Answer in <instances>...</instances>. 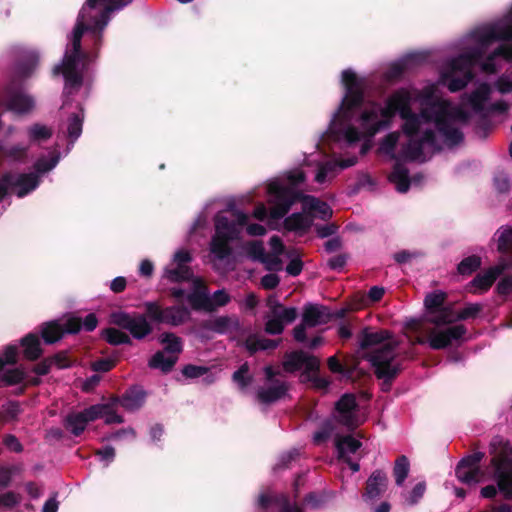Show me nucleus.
I'll return each mask as SVG.
<instances>
[{"label":"nucleus","instance_id":"f257e3e1","mask_svg":"<svg viewBox=\"0 0 512 512\" xmlns=\"http://www.w3.org/2000/svg\"><path fill=\"white\" fill-rule=\"evenodd\" d=\"M132 0H86L79 11L70 43L67 45L62 62L53 69L61 74L65 88L78 91L84 81L91 55L82 49V37L88 32L98 50L103 41V31L110 21L111 13L131 3Z\"/></svg>","mask_w":512,"mask_h":512},{"label":"nucleus","instance_id":"f03ea898","mask_svg":"<svg viewBox=\"0 0 512 512\" xmlns=\"http://www.w3.org/2000/svg\"><path fill=\"white\" fill-rule=\"evenodd\" d=\"M393 334L389 330L380 329L372 331L364 328L359 335V346L366 350L377 346L366 355L370 362L375 377L381 380V391L389 392L394 381L403 371V359L397 352L398 341L392 340Z\"/></svg>","mask_w":512,"mask_h":512},{"label":"nucleus","instance_id":"7ed1b4c3","mask_svg":"<svg viewBox=\"0 0 512 512\" xmlns=\"http://www.w3.org/2000/svg\"><path fill=\"white\" fill-rule=\"evenodd\" d=\"M421 116L426 123H434L447 147L453 148L463 143L464 133L454 126V115L448 101L441 99L427 101L421 109Z\"/></svg>","mask_w":512,"mask_h":512},{"label":"nucleus","instance_id":"20e7f679","mask_svg":"<svg viewBox=\"0 0 512 512\" xmlns=\"http://www.w3.org/2000/svg\"><path fill=\"white\" fill-rule=\"evenodd\" d=\"M491 465L500 494L505 500H512V446L502 436L492 438L489 445Z\"/></svg>","mask_w":512,"mask_h":512},{"label":"nucleus","instance_id":"39448f33","mask_svg":"<svg viewBox=\"0 0 512 512\" xmlns=\"http://www.w3.org/2000/svg\"><path fill=\"white\" fill-rule=\"evenodd\" d=\"M342 83L346 93L342 99L337 116L343 122H350L354 111L360 108L364 102L362 82L351 69L342 71Z\"/></svg>","mask_w":512,"mask_h":512},{"label":"nucleus","instance_id":"423d86ee","mask_svg":"<svg viewBox=\"0 0 512 512\" xmlns=\"http://www.w3.org/2000/svg\"><path fill=\"white\" fill-rule=\"evenodd\" d=\"M268 192L273 196L270 209V217L274 220L282 219L296 202L305 203V197L301 191H297L292 187L282 186L278 183H272L268 186Z\"/></svg>","mask_w":512,"mask_h":512},{"label":"nucleus","instance_id":"0eeeda50","mask_svg":"<svg viewBox=\"0 0 512 512\" xmlns=\"http://www.w3.org/2000/svg\"><path fill=\"white\" fill-rule=\"evenodd\" d=\"M147 318L149 317L146 313H128L124 311L113 312L110 316L112 324L129 331L136 340H143L152 333L153 327Z\"/></svg>","mask_w":512,"mask_h":512},{"label":"nucleus","instance_id":"6e6552de","mask_svg":"<svg viewBox=\"0 0 512 512\" xmlns=\"http://www.w3.org/2000/svg\"><path fill=\"white\" fill-rule=\"evenodd\" d=\"M145 311L149 319L159 324L180 326L190 318V311L184 305H174L162 308L157 302H146Z\"/></svg>","mask_w":512,"mask_h":512},{"label":"nucleus","instance_id":"1a4fd4ad","mask_svg":"<svg viewBox=\"0 0 512 512\" xmlns=\"http://www.w3.org/2000/svg\"><path fill=\"white\" fill-rule=\"evenodd\" d=\"M3 98L7 109L17 114H28L35 107L34 97L24 91L22 81L16 78L5 86Z\"/></svg>","mask_w":512,"mask_h":512},{"label":"nucleus","instance_id":"9d476101","mask_svg":"<svg viewBox=\"0 0 512 512\" xmlns=\"http://www.w3.org/2000/svg\"><path fill=\"white\" fill-rule=\"evenodd\" d=\"M38 185L39 178L34 173L5 172L0 177V202L6 197L9 189H15V194L22 198L36 189Z\"/></svg>","mask_w":512,"mask_h":512},{"label":"nucleus","instance_id":"9b49d317","mask_svg":"<svg viewBox=\"0 0 512 512\" xmlns=\"http://www.w3.org/2000/svg\"><path fill=\"white\" fill-rule=\"evenodd\" d=\"M396 114L397 111L387 101L385 107L381 108L380 111L376 109L363 111L360 115V122L367 139L374 137L382 130L390 128L392 119Z\"/></svg>","mask_w":512,"mask_h":512},{"label":"nucleus","instance_id":"f8f14e48","mask_svg":"<svg viewBox=\"0 0 512 512\" xmlns=\"http://www.w3.org/2000/svg\"><path fill=\"white\" fill-rule=\"evenodd\" d=\"M446 293L438 291L425 296L424 306L427 310V322L435 326L451 324L452 308L444 305Z\"/></svg>","mask_w":512,"mask_h":512},{"label":"nucleus","instance_id":"ddd939ff","mask_svg":"<svg viewBox=\"0 0 512 512\" xmlns=\"http://www.w3.org/2000/svg\"><path fill=\"white\" fill-rule=\"evenodd\" d=\"M359 405L356 396L353 393L343 394L335 403V411L338 413L336 418L337 422L347 427L349 430H354L359 426L356 412Z\"/></svg>","mask_w":512,"mask_h":512},{"label":"nucleus","instance_id":"4468645a","mask_svg":"<svg viewBox=\"0 0 512 512\" xmlns=\"http://www.w3.org/2000/svg\"><path fill=\"white\" fill-rule=\"evenodd\" d=\"M466 332L467 329L462 324L440 331L431 330L427 342L432 349L442 350L452 345L453 342L462 340Z\"/></svg>","mask_w":512,"mask_h":512},{"label":"nucleus","instance_id":"2eb2a0df","mask_svg":"<svg viewBox=\"0 0 512 512\" xmlns=\"http://www.w3.org/2000/svg\"><path fill=\"white\" fill-rule=\"evenodd\" d=\"M289 388V383L286 381L265 383L257 388L255 399L261 405L270 406L284 399L288 394Z\"/></svg>","mask_w":512,"mask_h":512},{"label":"nucleus","instance_id":"dca6fc26","mask_svg":"<svg viewBox=\"0 0 512 512\" xmlns=\"http://www.w3.org/2000/svg\"><path fill=\"white\" fill-rule=\"evenodd\" d=\"M484 54L485 50L481 45L479 47L471 48L470 50L451 59L449 62V71L461 74L473 72V67L481 61Z\"/></svg>","mask_w":512,"mask_h":512},{"label":"nucleus","instance_id":"f3484780","mask_svg":"<svg viewBox=\"0 0 512 512\" xmlns=\"http://www.w3.org/2000/svg\"><path fill=\"white\" fill-rule=\"evenodd\" d=\"M187 300L194 311L213 313V304L208 293V287L201 278L193 279V291L187 295Z\"/></svg>","mask_w":512,"mask_h":512},{"label":"nucleus","instance_id":"a211bd4d","mask_svg":"<svg viewBox=\"0 0 512 512\" xmlns=\"http://www.w3.org/2000/svg\"><path fill=\"white\" fill-rule=\"evenodd\" d=\"M500 40L512 41V9L503 23L491 26L479 36V44L484 50L493 42Z\"/></svg>","mask_w":512,"mask_h":512},{"label":"nucleus","instance_id":"6ab92c4d","mask_svg":"<svg viewBox=\"0 0 512 512\" xmlns=\"http://www.w3.org/2000/svg\"><path fill=\"white\" fill-rule=\"evenodd\" d=\"M200 327L204 330L212 331L217 334H226L228 332H237L240 329V323L237 316L225 315L214 319L203 320Z\"/></svg>","mask_w":512,"mask_h":512},{"label":"nucleus","instance_id":"aec40b11","mask_svg":"<svg viewBox=\"0 0 512 512\" xmlns=\"http://www.w3.org/2000/svg\"><path fill=\"white\" fill-rule=\"evenodd\" d=\"M332 318L329 309L323 305L307 303L303 307L302 321L309 328L328 323Z\"/></svg>","mask_w":512,"mask_h":512},{"label":"nucleus","instance_id":"412c9836","mask_svg":"<svg viewBox=\"0 0 512 512\" xmlns=\"http://www.w3.org/2000/svg\"><path fill=\"white\" fill-rule=\"evenodd\" d=\"M388 478L384 471L375 470L366 481L363 498L365 500H374L382 496L387 489Z\"/></svg>","mask_w":512,"mask_h":512},{"label":"nucleus","instance_id":"4be33fe9","mask_svg":"<svg viewBox=\"0 0 512 512\" xmlns=\"http://www.w3.org/2000/svg\"><path fill=\"white\" fill-rule=\"evenodd\" d=\"M491 92L490 85L483 82L471 93H464L462 100L468 103L475 113H483L485 103L490 99Z\"/></svg>","mask_w":512,"mask_h":512},{"label":"nucleus","instance_id":"5701e85b","mask_svg":"<svg viewBox=\"0 0 512 512\" xmlns=\"http://www.w3.org/2000/svg\"><path fill=\"white\" fill-rule=\"evenodd\" d=\"M271 504H275L280 506L279 512H303L302 508L298 505H292L289 501V498L282 494V495H269L266 493H262L258 497V506L263 509L267 510Z\"/></svg>","mask_w":512,"mask_h":512},{"label":"nucleus","instance_id":"b1692460","mask_svg":"<svg viewBox=\"0 0 512 512\" xmlns=\"http://www.w3.org/2000/svg\"><path fill=\"white\" fill-rule=\"evenodd\" d=\"M146 393L138 388L128 389L121 397L114 398V402L120 404L127 411H136L140 409L145 402Z\"/></svg>","mask_w":512,"mask_h":512},{"label":"nucleus","instance_id":"393cba45","mask_svg":"<svg viewBox=\"0 0 512 512\" xmlns=\"http://www.w3.org/2000/svg\"><path fill=\"white\" fill-rule=\"evenodd\" d=\"M20 345L23 348V356L29 361L38 360L42 354L41 342L39 335L36 333H28L20 340Z\"/></svg>","mask_w":512,"mask_h":512},{"label":"nucleus","instance_id":"a878e982","mask_svg":"<svg viewBox=\"0 0 512 512\" xmlns=\"http://www.w3.org/2000/svg\"><path fill=\"white\" fill-rule=\"evenodd\" d=\"M313 224V217L295 212L284 219V228L288 231L306 233Z\"/></svg>","mask_w":512,"mask_h":512},{"label":"nucleus","instance_id":"bb28decb","mask_svg":"<svg viewBox=\"0 0 512 512\" xmlns=\"http://www.w3.org/2000/svg\"><path fill=\"white\" fill-rule=\"evenodd\" d=\"M501 57L508 62H512V44H500L482 63V70L487 73H495L496 66L494 63L495 58Z\"/></svg>","mask_w":512,"mask_h":512},{"label":"nucleus","instance_id":"cd10ccee","mask_svg":"<svg viewBox=\"0 0 512 512\" xmlns=\"http://www.w3.org/2000/svg\"><path fill=\"white\" fill-rule=\"evenodd\" d=\"M388 179L396 185V190L400 193H406L410 188L409 170L399 162L394 164Z\"/></svg>","mask_w":512,"mask_h":512},{"label":"nucleus","instance_id":"c85d7f7f","mask_svg":"<svg viewBox=\"0 0 512 512\" xmlns=\"http://www.w3.org/2000/svg\"><path fill=\"white\" fill-rule=\"evenodd\" d=\"M502 271L503 268L500 266L490 267L484 273L477 274L470 282V285L481 291H487L493 285L498 276H500Z\"/></svg>","mask_w":512,"mask_h":512},{"label":"nucleus","instance_id":"c756f323","mask_svg":"<svg viewBox=\"0 0 512 512\" xmlns=\"http://www.w3.org/2000/svg\"><path fill=\"white\" fill-rule=\"evenodd\" d=\"M387 102L390 106L393 107L394 110L397 111L399 116L404 115V111L410 112L412 111L410 103H411V94L408 90L401 88L393 92L388 98Z\"/></svg>","mask_w":512,"mask_h":512},{"label":"nucleus","instance_id":"7c9ffc66","mask_svg":"<svg viewBox=\"0 0 512 512\" xmlns=\"http://www.w3.org/2000/svg\"><path fill=\"white\" fill-rule=\"evenodd\" d=\"M304 211L317 213L318 218L327 221L333 216V210L324 201L319 200L314 196L307 195L303 207Z\"/></svg>","mask_w":512,"mask_h":512},{"label":"nucleus","instance_id":"2f4dec72","mask_svg":"<svg viewBox=\"0 0 512 512\" xmlns=\"http://www.w3.org/2000/svg\"><path fill=\"white\" fill-rule=\"evenodd\" d=\"M474 77V72H468L461 76H457L456 73L451 71H446L442 74L443 82L446 84L449 91L453 93L464 89Z\"/></svg>","mask_w":512,"mask_h":512},{"label":"nucleus","instance_id":"473e14b6","mask_svg":"<svg viewBox=\"0 0 512 512\" xmlns=\"http://www.w3.org/2000/svg\"><path fill=\"white\" fill-rule=\"evenodd\" d=\"M235 238L227 237L226 235L215 234L212 237L210 250L219 260H224L231 256L233 250L230 242Z\"/></svg>","mask_w":512,"mask_h":512},{"label":"nucleus","instance_id":"72a5a7b5","mask_svg":"<svg viewBox=\"0 0 512 512\" xmlns=\"http://www.w3.org/2000/svg\"><path fill=\"white\" fill-rule=\"evenodd\" d=\"M455 475L460 482L472 485L481 481L483 472L480 467H469L459 462L455 468Z\"/></svg>","mask_w":512,"mask_h":512},{"label":"nucleus","instance_id":"f704fd0d","mask_svg":"<svg viewBox=\"0 0 512 512\" xmlns=\"http://www.w3.org/2000/svg\"><path fill=\"white\" fill-rule=\"evenodd\" d=\"M40 335L46 344H54L64 336L62 324L57 320L44 322L40 325Z\"/></svg>","mask_w":512,"mask_h":512},{"label":"nucleus","instance_id":"c9c22d12","mask_svg":"<svg viewBox=\"0 0 512 512\" xmlns=\"http://www.w3.org/2000/svg\"><path fill=\"white\" fill-rule=\"evenodd\" d=\"M178 361V356H166L164 351H157L149 360V367L159 369L167 374L172 371Z\"/></svg>","mask_w":512,"mask_h":512},{"label":"nucleus","instance_id":"e433bc0d","mask_svg":"<svg viewBox=\"0 0 512 512\" xmlns=\"http://www.w3.org/2000/svg\"><path fill=\"white\" fill-rule=\"evenodd\" d=\"M83 122H84V110L82 107H80L79 113H72L68 117L67 137L69 139L70 144L73 145L77 141V139L81 136Z\"/></svg>","mask_w":512,"mask_h":512},{"label":"nucleus","instance_id":"4c0bfd02","mask_svg":"<svg viewBox=\"0 0 512 512\" xmlns=\"http://www.w3.org/2000/svg\"><path fill=\"white\" fill-rule=\"evenodd\" d=\"M400 117L404 120V123L402 124L403 133L409 138L416 136L421 127V119H423L421 114L418 115L413 111H404V115Z\"/></svg>","mask_w":512,"mask_h":512},{"label":"nucleus","instance_id":"58836bf2","mask_svg":"<svg viewBox=\"0 0 512 512\" xmlns=\"http://www.w3.org/2000/svg\"><path fill=\"white\" fill-rule=\"evenodd\" d=\"M254 378L250 374V367L247 362L243 363L232 374V381L237 385L240 392H246L248 387L252 384Z\"/></svg>","mask_w":512,"mask_h":512},{"label":"nucleus","instance_id":"ea45409f","mask_svg":"<svg viewBox=\"0 0 512 512\" xmlns=\"http://www.w3.org/2000/svg\"><path fill=\"white\" fill-rule=\"evenodd\" d=\"M215 234L237 238L239 230L234 221H231L227 216L217 214L215 216Z\"/></svg>","mask_w":512,"mask_h":512},{"label":"nucleus","instance_id":"a19ab883","mask_svg":"<svg viewBox=\"0 0 512 512\" xmlns=\"http://www.w3.org/2000/svg\"><path fill=\"white\" fill-rule=\"evenodd\" d=\"M159 341L165 345L162 351L169 353L171 356H178L183 350L182 339L172 332L161 334Z\"/></svg>","mask_w":512,"mask_h":512},{"label":"nucleus","instance_id":"79ce46f5","mask_svg":"<svg viewBox=\"0 0 512 512\" xmlns=\"http://www.w3.org/2000/svg\"><path fill=\"white\" fill-rule=\"evenodd\" d=\"M101 337L105 339L110 345L114 346L121 344H132V339L128 334L112 327L103 329L101 331Z\"/></svg>","mask_w":512,"mask_h":512},{"label":"nucleus","instance_id":"37998d69","mask_svg":"<svg viewBox=\"0 0 512 512\" xmlns=\"http://www.w3.org/2000/svg\"><path fill=\"white\" fill-rule=\"evenodd\" d=\"M166 277L174 283L193 281L194 273L188 265H176L175 268L166 269Z\"/></svg>","mask_w":512,"mask_h":512},{"label":"nucleus","instance_id":"c03bdc74","mask_svg":"<svg viewBox=\"0 0 512 512\" xmlns=\"http://www.w3.org/2000/svg\"><path fill=\"white\" fill-rule=\"evenodd\" d=\"M64 425L66 429H68L74 436L77 437L83 433L87 423L80 411L68 414L65 418Z\"/></svg>","mask_w":512,"mask_h":512},{"label":"nucleus","instance_id":"a18cd8bd","mask_svg":"<svg viewBox=\"0 0 512 512\" xmlns=\"http://www.w3.org/2000/svg\"><path fill=\"white\" fill-rule=\"evenodd\" d=\"M361 446L362 443L351 435L338 437L336 440V448L339 454V458H344V456H346V450L353 454L356 453Z\"/></svg>","mask_w":512,"mask_h":512},{"label":"nucleus","instance_id":"49530a36","mask_svg":"<svg viewBox=\"0 0 512 512\" xmlns=\"http://www.w3.org/2000/svg\"><path fill=\"white\" fill-rule=\"evenodd\" d=\"M278 346V342L268 338L248 337L246 340V348L252 355L260 350H273Z\"/></svg>","mask_w":512,"mask_h":512},{"label":"nucleus","instance_id":"de8ad7c7","mask_svg":"<svg viewBox=\"0 0 512 512\" xmlns=\"http://www.w3.org/2000/svg\"><path fill=\"white\" fill-rule=\"evenodd\" d=\"M410 471V462L405 455L397 457L393 467L395 483L402 486Z\"/></svg>","mask_w":512,"mask_h":512},{"label":"nucleus","instance_id":"09e8293b","mask_svg":"<svg viewBox=\"0 0 512 512\" xmlns=\"http://www.w3.org/2000/svg\"><path fill=\"white\" fill-rule=\"evenodd\" d=\"M305 352L302 350L292 351L286 355L283 368L286 372L293 373L303 367Z\"/></svg>","mask_w":512,"mask_h":512},{"label":"nucleus","instance_id":"8fccbe9b","mask_svg":"<svg viewBox=\"0 0 512 512\" xmlns=\"http://www.w3.org/2000/svg\"><path fill=\"white\" fill-rule=\"evenodd\" d=\"M26 379V373L21 368L7 369L1 376V386H14L23 383Z\"/></svg>","mask_w":512,"mask_h":512},{"label":"nucleus","instance_id":"3c124183","mask_svg":"<svg viewBox=\"0 0 512 512\" xmlns=\"http://www.w3.org/2000/svg\"><path fill=\"white\" fill-rule=\"evenodd\" d=\"M36 66L37 58L34 56H30L18 62L15 68V76L13 78L21 80L23 82V79H26L32 75Z\"/></svg>","mask_w":512,"mask_h":512},{"label":"nucleus","instance_id":"603ef678","mask_svg":"<svg viewBox=\"0 0 512 512\" xmlns=\"http://www.w3.org/2000/svg\"><path fill=\"white\" fill-rule=\"evenodd\" d=\"M482 310L483 306L479 303H470L457 313H454L452 310L451 323L456 321L475 319Z\"/></svg>","mask_w":512,"mask_h":512},{"label":"nucleus","instance_id":"864d4df0","mask_svg":"<svg viewBox=\"0 0 512 512\" xmlns=\"http://www.w3.org/2000/svg\"><path fill=\"white\" fill-rule=\"evenodd\" d=\"M401 154L410 161H415L423 155V145L419 139L410 138L402 147Z\"/></svg>","mask_w":512,"mask_h":512},{"label":"nucleus","instance_id":"5fc2aeb1","mask_svg":"<svg viewBox=\"0 0 512 512\" xmlns=\"http://www.w3.org/2000/svg\"><path fill=\"white\" fill-rule=\"evenodd\" d=\"M272 314L276 315L281 322L292 323L298 316L297 308L295 307H284L282 304L275 302L272 307Z\"/></svg>","mask_w":512,"mask_h":512},{"label":"nucleus","instance_id":"6e6d98bb","mask_svg":"<svg viewBox=\"0 0 512 512\" xmlns=\"http://www.w3.org/2000/svg\"><path fill=\"white\" fill-rule=\"evenodd\" d=\"M481 266V258L477 255H471L464 258L457 266V271L463 276L471 275Z\"/></svg>","mask_w":512,"mask_h":512},{"label":"nucleus","instance_id":"4d7b16f0","mask_svg":"<svg viewBox=\"0 0 512 512\" xmlns=\"http://www.w3.org/2000/svg\"><path fill=\"white\" fill-rule=\"evenodd\" d=\"M247 256L253 261L265 262L268 260L263 243L261 241H249L246 244Z\"/></svg>","mask_w":512,"mask_h":512},{"label":"nucleus","instance_id":"13d9d810","mask_svg":"<svg viewBox=\"0 0 512 512\" xmlns=\"http://www.w3.org/2000/svg\"><path fill=\"white\" fill-rule=\"evenodd\" d=\"M498 237L497 250L502 254H510L512 256V228H501Z\"/></svg>","mask_w":512,"mask_h":512},{"label":"nucleus","instance_id":"bf43d9fd","mask_svg":"<svg viewBox=\"0 0 512 512\" xmlns=\"http://www.w3.org/2000/svg\"><path fill=\"white\" fill-rule=\"evenodd\" d=\"M399 140L398 132H391L387 134L380 143V150L389 155L392 159H397L395 148Z\"/></svg>","mask_w":512,"mask_h":512},{"label":"nucleus","instance_id":"052dcab7","mask_svg":"<svg viewBox=\"0 0 512 512\" xmlns=\"http://www.w3.org/2000/svg\"><path fill=\"white\" fill-rule=\"evenodd\" d=\"M28 135L31 141H45L51 138L52 130L45 125L35 123L29 127Z\"/></svg>","mask_w":512,"mask_h":512},{"label":"nucleus","instance_id":"680f3d73","mask_svg":"<svg viewBox=\"0 0 512 512\" xmlns=\"http://www.w3.org/2000/svg\"><path fill=\"white\" fill-rule=\"evenodd\" d=\"M426 491V482L417 483L413 489L405 496V502L409 506H414L423 498Z\"/></svg>","mask_w":512,"mask_h":512},{"label":"nucleus","instance_id":"e2e57ef3","mask_svg":"<svg viewBox=\"0 0 512 512\" xmlns=\"http://www.w3.org/2000/svg\"><path fill=\"white\" fill-rule=\"evenodd\" d=\"M108 409L107 405L95 404L81 411L86 423L95 421L98 418L104 417V413Z\"/></svg>","mask_w":512,"mask_h":512},{"label":"nucleus","instance_id":"0e129e2a","mask_svg":"<svg viewBox=\"0 0 512 512\" xmlns=\"http://www.w3.org/2000/svg\"><path fill=\"white\" fill-rule=\"evenodd\" d=\"M409 69L403 58L395 63H392L387 72L386 76L389 80H397L403 76V74Z\"/></svg>","mask_w":512,"mask_h":512},{"label":"nucleus","instance_id":"69168bd1","mask_svg":"<svg viewBox=\"0 0 512 512\" xmlns=\"http://www.w3.org/2000/svg\"><path fill=\"white\" fill-rule=\"evenodd\" d=\"M209 368L206 366H198L194 364H187L182 368V374L188 379H196L206 375Z\"/></svg>","mask_w":512,"mask_h":512},{"label":"nucleus","instance_id":"338daca9","mask_svg":"<svg viewBox=\"0 0 512 512\" xmlns=\"http://www.w3.org/2000/svg\"><path fill=\"white\" fill-rule=\"evenodd\" d=\"M63 334H77L82 329V319L76 316H69L62 324Z\"/></svg>","mask_w":512,"mask_h":512},{"label":"nucleus","instance_id":"774afa93","mask_svg":"<svg viewBox=\"0 0 512 512\" xmlns=\"http://www.w3.org/2000/svg\"><path fill=\"white\" fill-rule=\"evenodd\" d=\"M117 360L111 358H100L91 363V369L95 372H109L116 366Z\"/></svg>","mask_w":512,"mask_h":512}]
</instances>
